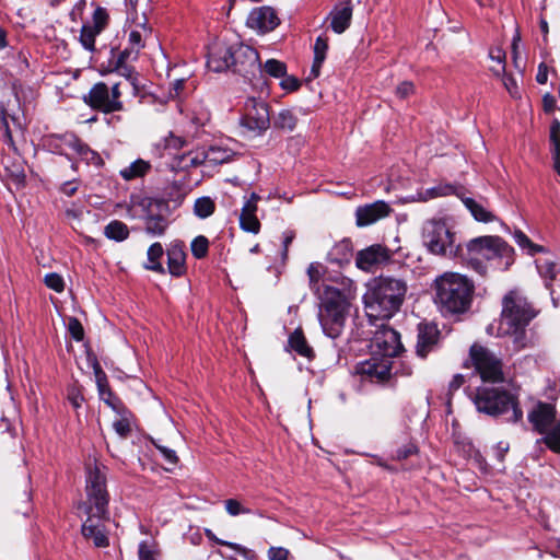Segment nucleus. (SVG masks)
<instances>
[{
    "label": "nucleus",
    "instance_id": "nucleus-33",
    "mask_svg": "<svg viewBox=\"0 0 560 560\" xmlns=\"http://www.w3.org/2000/svg\"><path fill=\"white\" fill-rule=\"evenodd\" d=\"M150 167L149 162L139 159L132 162L129 166L122 168L120 171V175L124 179L131 180L133 178L144 176L149 172Z\"/></svg>",
    "mask_w": 560,
    "mask_h": 560
},
{
    "label": "nucleus",
    "instance_id": "nucleus-19",
    "mask_svg": "<svg viewBox=\"0 0 560 560\" xmlns=\"http://www.w3.org/2000/svg\"><path fill=\"white\" fill-rule=\"evenodd\" d=\"M390 212L392 208L387 202L377 200L357 208L355 223L360 228L368 226L388 217Z\"/></svg>",
    "mask_w": 560,
    "mask_h": 560
},
{
    "label": "nucleus",
    "instance_id": "nucleus-50",
    "mask_svg": "<svg viewBox=\"0 0 560 560\" xmlns=\"http://www.w3.org/2000/svg\"><path fill=\"white\" fill-rule=\"evenodd\" d=\"M0 128L3 131L5 139L8 140V142H12V135L9 127L8 115L3 105H0Z\"/></svg>",
    "mask_w": 560,
    "mask_h": 560
},
{
    "label": "nucleus",
    "instance_id": "nucleus-13",
    "mask_svg": "<svg viewBox=\"0 0 560 560\" xmlns=\"http://www.w3.org/2000/svg\"><path fill=\"white\" fill-rule=\"evenodd\" d=\"M84 102L93 109L104 114H113L125 109L122 101H114L109 88L104 82L95 83L84 96Z\"/></svg>",
    "mask_w": 560,
    "mask_h": 560
},
{
    "label": "nucleus",
    "instance_id": "nucleus-51",
    "mask_svg": "<svg viewBox=\"0 0 560 560\" xmlns=\"http://www.w3.org/2000/svg\"><path fill=\"white\" fill-rule=\"evenodd\" d=\"M113 428L115 432L121 436L127 438V435L130 433V423L127 419H118L113 423Z\"/></svg>",
    "mask_w": 560,
    "mask_h": 560
},
{
    "label": "nucleus",
    "instance_id": "nucleus-12",
    "mask_svg": "<svg viewBox=\"0 0 560 560\" xmlns=\"http://www.w3.org/2000/svg\"><path fill=\"white\" fill-rule=\"evenodd\" d=\"M241 125L257 133L266 131L270 126L268 104L260 98L248 97L244 105Z\"/></svg>",
    "mask_w": 560,
    "mask_h": 560
},
{
    "label": "nucleus",
    "instance_id": "nucleus-48",
    "mask_svg": "<svg viewBox=\"0 0 560 560\" xmlns=\"http://www.w3.org/2000/svg\"><path fill=\"white\" fill-rule=\"evenodd\" d=\"M225 511L231 516H236L240 514H249L250 510L247 508H244L237 500L235 499H228L224 501Z\"/></svg>",
    "mask_w": 560,
    "mask_h": 560
},
{
    "label": "nucleus",
    "instance_id": "nucleus-35",
    "mask_svg": "<svg viewBox=\"0 0 560 560\" xmlns=\"http://www.w3.org/2000/svg\"><path fill=\"white\" fill-rule=\"evenodd\" d=\"M538 443H544L550 451L560 454V421L546 432Z\"/></svg>",
    "mask_w": 560,
    "mask_h": 560
},
{
    "label": "nucleus",
    "instance_id": "nucleus-3",
    "mask_svg": "<svg viewBox=\"0 0 560 560\" xmlns=\"http://www.w3.org/2000/svg\"><path fill=\"white\" fill-rule=\"evenodd\" d=\"M535 316V310L520 291L512 290L504 295L499 329L510 337L514 351L532 347L526 328Z\"/></svg>",
    "mask_w": 560,
    "mask_h": 560
},
{
    "label": "nucleus",
    "instance_id": "nucleus-45",
    "mask_svg": "<svg viewBox=\"0 0 560 560\" xmlns=\"http://www.w3.org/2000/svg\"><path fill=\"white\" fill-rule=\"evenodd\" d=\"M328 50V38L326 35H319L314 45V58L318 61H325Z\"/></svg>",
    "mask_w": 560,
    "mask_h": 560
},
{
    "label": "nucleus",
    "instance_id": "nucleus-41",
    "mask_svg": "<svg viewBox=\"0 0 560 560\" xmlns=\"http://www.w3.org/2000/svg\"><path fill=\"white\" fill-rule=\"evenodd\" d=\"M190 247L191 254L194 255L195 258H205L208 254L209 241L206 236L199 235L192 240Z\"/></svg>",
    "mask_w": 560,
    "mask_h": 560
},
{
    "label": "nucleus",
    "instance_id": "nucleus-54",
    "mask_svg": "<svg viewBox=\"0 0 560 560\" xmlns=\"http://www.w3.org/2000/svg\"><path fill=\"white\" fill-rule=\"evenodd\" d=\"M259 199H260V197L256 192H253L250 195V198L244 203L241 213L256 214L257 201Z\"/></svg>",
    "mask_w": 560,
    "mask_h": 560
},
{
    "label": "nucleus",
    "instance_id": "nucleus-24",
    "mask_svg": "<svg viewBox=\"0 0 560 560\" xmlns=\"http://www.w3.org/2000/svg\"><path fill=\"white\" fill-rule=\"evenodd\" d=\"M186 254L179 244H173L167 249V268L172 276L180 277L186 272Z\"/></svg>",
    "mask_w": 560,
    "mask_h": 560
},
{
    "label": "nucleus",
    "instance_id": "nucleus-42",
    "mask_svg": "<svg viewBox=\"0 0 560 560\" xmlns=\"http://www.w3.org/2000/svg\"><path fill=\"white\" fill-rule=\"evenodd\" d=\"M264 71L273 78H283L287 73V66L277 59H269L264 66Z\"/></svg>",
    "mask_w": 560,
    "mask_h": 560
},
{
    "label": "nucleus",
    "instance_id": "nucleus-28",
    "mask_svg": "<svg viewBox=\"0 0 560 560\" xmlns=\"http://www.w3.org/2000/svg\"><path fill=\"white\" fill-rule=\"evenodd\" d=\"M63 142L88 163L100 160L98 154L74 135H65Z\"/></svg>",
    "mask_w": 560,
    "mask_h": 560
},
{
    "label": "nucleus",
    "instance_id": "nucleus-16",
    "mask_svg": "<svg viewBox=\"0 0 560 560\" xmlns=\"http://www.w3.org/2000/svg\"><path fill=\"white\" fill-rule=\"evenodd\" d=\"M84 513L86 514V520L81 528L84 538L92 539L97 548L107 547L109 540L105 532L104 522L109 520V513L106 516H96L95 512Z\"/></svg>",
    "mask_w": 560,
    "mask_h": 560
},
{
    "label": "nucleus",
    "instance_id": "nucleus-44",
    "mask_svg": "<svg viewBox=\"0 0 560 560\" xmlns=\"http://www.w3.org/2000/svg\"><path fill=\"white\" fill-rule=\"evenodd\" d=\"M515 242L522 247L529 249V253L533 255L535 253L544 252V247L537 244H534L525 233L522 231H516L514 233Z\"/></svg>",
    "mask_w": 560,
    "mask_h": 560
},
{
    "label": "nucleus",
    "instance_id": "nucleus-2",
    "mask_svg": "<svg viewBox=\"0 0 560 560\" xmlns=\"http://www.w3.org/2000/svg\"><path fill=\"white\" fill-rule=\"evenodd\" d=\"M407 293V283L400 278L380 276L368 283L363 295L364 307L370 319H389L401 307Z\"/></svg>",
    "mask_w": 560,
    "mask_h": 560
},
{
    "label": "nucleus",
    "instance_id": "nucleus-9",
    "mask_svg": "<svg viewBox=\"0 0 560 560\" xmlns=\"http://www.w3.org/2000/svg\"><path fill=\"white\" fill-rule=\"evenodd\" d=\"M423 243L435 255L456 256L459 249V246L455 245L454 234L441 220H431L424 224Z\"/></svg>",
    "mask_w": 560,
    "mask_h": 560
},
{
    "label": "nucleus",
    "instance_id": "nucleus-20",
    "mask_svg": "<svg viewBox=\"0 0 560 560\" xmlns=\"http://www.w3.org/2000/svg\"><path fill=\"white\" fill-rule=\"evenodd\" d=\"M353 4L351 0H341L337 2L329 12L326 21H330V28L336 34L345 33L352 20Z\"/></svg>",
    "mask_w": 560,
    "mask_h": 560
},
{
    "label": "nucleus",
    "instance_id": "nucleus-37",
    "mask_svg": "<svg viewBox=\"0 0 560 560\" xmlns=\"http://www.w3.org/2000/svg\"><path fill=\"white\" fill-rule=\"evenodd\" d=\"M214 201L210 197H200L194 205V213L200 219L210 217L214 212Z\"/></svg>",
    "mask_w": 560,
    "mask_h": 560
},
{
    "label": "nucleus",
    "instance_id": "nucleus-36",
    "mask_svg": "<svg viewBox=\"0 0 560 560\" xmlns=\"http://www.w3.org/2000/svg\"><path fill=\"white\" fill-rule=\"evenodd\" d=\"M458 187L447 184V183H441L425 191V195L423 197V200H428L435 197H442V196H450V195H456L459 198L463 197L459 191Z\"/></svg>",
    "mask_w": 560,
    "mask_h": 560
},
{
    "label": "nucleus",
    "instance_id": "nucleus-64",
    "mask_svg": "<svg viewBox=\"0 0 560 560\" xmlns=\"http://www.w3.org/2000/svg\"><path fill=\"white\" fill-rule=\"evenodd\" d=\"M465 383V377L462 374H456L453 376L452 381L448 385V392L452 394L453 392L457 390L459 387H462Z\"/></svg>",
    "mask_w": 560,
    "mask_h": 560
},
{
    "label": "nucleus",
    "instance_id": "nucleus-53",
    "mask_svg": "<svg viewBox=\"0 0 560 560\" xmlns=\"http://www.w3.org/2000/svg\"><path fill=\"white\" fill-rule=\"evenodd\" d=\"M415 91V86L410 81H404L396 88V95L399 98H406Z\"/></svg>",
    "mask_w": 560,
    "mask_h": 560
},
{
    "label": "nucleus",
    "instance_id": "nucleus-4",
    "mask_svg": "<svg viewBox=\"0 0 560 560\" xmlns=\"http://www.w3.org/2000/svg\"><path fill=\"white\" fill-rule=\"evenodd\" d=\"M467 264L485 276L489 268L505 271L515 260L514 248L498 235H485L470 240L466 245Z\"/></svg>",
    "mask_w": 560,
    "mask_h": 560
},
{
    "label": "nucleus",
    "instance_id": "nucleus-27",
    "mask_svg": "<svg viewBox=\"0 0 560 560\" xmlns=\"http://www.w3.org/2000/svg\"><path fill=\"white\" fill-rule=\"evenodd\" d=\"M207 160L205 152L189 151L174 158L172 167L178 171H186L190 167H197Z\"/></svg>",
    "mask_w": 560,
    "mask_h": 560
},
{
    "label": "nucleus",
    "instance_id": "nucleus-6",
    "mask_svg": "<svg viewBox=\"0 0 560 560\" xmlns=\"http://www.w3.org/2000/svg\"><path fill=\"white\" fill-rule=\"evenodd\" d=\"M474 284L467 277L448 272L435 280V303L442 311L463 313L471 302Z\"/></svg>",
    "mask_w": 560,
    "mask_h": 560
},
{
    "label": "nucleus",
    "instance_id": "nucleus-56",
    "mask_svg": "<svg viewBox=\"0 0 560 560\" xmlns=\"http://www.w3.org/2000/svg\"><path fill=\"white\" fill-rule=\"evenodd\" d=\"M130 50L138 52L143 47L142 36L138 31H131L129 34Z\"/></svg>",
    "mask_w": 560,
    "mask_h": 560
},
{
    "label": "nucleus",
    "instance_id": "nucleus-23",
    "mask_svg": "<svg viewBox=\"0 0 560 560\" xmlns=\"http://www.w3.org/2000/svg\"><path fill=\"white\" fill-rule=\"evenodd\" d=\"M94 374L101 399L104 400V402L110 408L117 409V406L120 401L110 390L107 376L98 363L94 364Z\"/></svg>",
    "mask_w": 560,
    "mask_h": 560
},
{
    "label": "nucleus",
    "instance_id": "nucleus-61",
    "mask_svg": "<svg viewBox=\"0 0 560 560\" xmlns=\"http://www.w3.org/2000/svg\"><path fill=\"white\" fill-rule=\"evenodd\" d=\"M185 144V140H183L179 137H175L174 135H171L168 138L165 139V148L166 149H180Z\"/></svg>",
    "mask_w": 560,
    "mask_h": 560
},
{
    "label": "nucleus",
    "instance_id": "nucleus-21",
    "mask_svg": "<svg viewBox=\"0 0 560 560\" xmlns=\"http://www.w3.org/2000/svg\"><path fill=\"white\" fill-rule=\"evenodd\" d=\"M439 330L433 324H421L418 330V341L416 346V353L418 357L424 359L428 353L433 349L439 339Z\"/></svg>",
    "mask_w": 560,
    "mask_h": 560
},
{
    "label": "nucleus",
    "instance_id": "nucleus-62",
    "mask_svg": "<svg viewBox=\"0 0 560 560\" xmlns=\"http://www.w3.org/2000/svg\"><path fill=\"white\" fill-rule=\"evenodd\" d=\"M503 84H504L505 89L509 91V93L511 94V96H513V97L517 96V93H518L517 84H516V81L512 77H510V75L504 77Z\"/></svg>",
    "mask_w": 560,
    "mask_h": 560
},
{
    "label": "nucleus",
    "instance_id": "nucleus-55",
    "mask_svg": "<svg viewBox=\"0 0 560 560\" xmlns=\"http://www.w3.org/2000/svg\"><path fill=\"white\" fill-rule=\"evenodd\" d=\"M289 551L282 547H270L268 558L270 560H288Z\"/></svg>",
    "mask_w": 560,
    "mask_h": 560
},
{
    "label": "nucleus",
    "instance_id": "nucleus-8",
    "mask_svg": "<svg viewBox=\"0 0 560 560\" xmlns=\"http://www.w3.org/2000/svg\"><path fill=\"white\" fill-rule=\"evenodd\" d=\"M85 492L86 501L81 505L84 512H95L96 516H106L107 513H109V494L106 489V475L97 465L88 467Z\"/></svg>",
    "mask_w": 560,
    "mask_h": 560
},
{
    "label": "nucleus",
    "instance_id": "nucleus-30",
    "mask_svg": "<svg viewBox=\"0 0 560 560\" xmlns=\"http://www.w3.org/2000/svg\"><path fill=\"white\" fill-rule=\"evenodd\" d=\"M104 235L109 240L122 242L129 237V229L124 222L113 220L105 226Z\"/></svg>",
    "mask_w": 560,
    "mask_h": 560
},
{
    "label": "nucleus",
    "instance_id": "nucleus-63",
    "mask_svg": "<svg viewBox=\"0 0 560 560\" xmlns=\"http://www.w3.org/2000/svg\"><path fill=\"white\" fill-rule=\"evenodd\" d=\"M508 451H509V444L505 442H499L494 448V454H495L497 459L502 463L504 460V457H505V454L508 453Z\"/></svg>",
    "mask_w": 560,
    "mask_h": 560
},
{
    "label": "nucleus",
    "instance_id": "nucleus-47",
    "mask_svg": "<svg viewBox=\"0 0 560 560\" xmlns=\"http://www.w3.org/2000/svg\"><path fill=\"white\" fill-rule=\"evenodd\" d=\"M44 282L49 289L58 293L62 292L65 289V282L62 277L56 272L47 273L45 276Z\"/></svg>",
    "mask_w": 560,
    "mask_h": 560
},
{
    "label": "nucleus",
    "instance_id": "nucleus-40",
    "mask_svg": "<svg viewBox=\"0 0 560 560\" xmlns=\"http://www.w3.org/2000/svg\"><path fill=\"white\" fill-rule=\"evenodd\" d=\"M108 20H109V15H108L106 9L98 7L95 9V11L93 13L92 22L89 24L96 32L102 33L106 28V26L108 24Z\"/></svg>",
    "mask_w": 560,
    "mask_h": 560
},
{
    "label": "nucleus",
    "instance_id": "nucleus-26",
    "mask_svg": "<svg viewBox=\"0 0 560 560\" xmlns=\"http://www.w3.org/2000/svg\"><path fill=\"white\" fill-rule=\"evenodd\" d=\"M168 225V219L160 213H148L144 218V231L147 234L154 237L163 236Z\"/></svg>",
    "mask_w": 560,
    "mask_h": 560
},
{
    "label": "nucleus",
    "instance_id": "nucleus-11",
    "mask_svg": "<svg viewBox=\"0 0 560 560\" xmlns=\"http://www.w3.org/2000/svg\"><path fill=\"white\" fill-rule=\"evenodd\" d=\"M370 348L373 355L389 360L404 350L399 332L385 324L378 326L373 332Z\"/></svg>",
    "mask_w": 560,
    "mask_h": 560
},
{
    "label": "nucleus",
    "instance_id": "nucleus-49",
    "mask_svg": "<svg viewBox=\"0 0 560 560\" xmlns=\"http://www.w3.org/2000/svg\"><path fill=\"white\" fill-rule=\"evenodd\" d=\"M155 548L154 544H150L145 540L139 544L138 556L139 560H155Z\"/></svg>",
    "mask_w": 560,
    "mask_h": 560
},
{
    "label": "nucleus",
    "instance_id": "nucleus-60",
    "mask_svg": "<svg viewBox=\"0 0 560 560\" xmlns=\"http://www.w3.org/2000/svg\"><path fill=\"white\" fill-rule=\"evenodd\" d=\"M184 86H185V80L184 79H177L175 81H173L171 83V89H170V97L172 98H176L180 95V93L183 92L184 90Z\"/></svg>",
    "mask_w": 560,
    "mask_h": 560
},
{
    "label": "nucleus",
    "instance_id": "nucleus-5",
    "mask_svg": "<svg viewBox=\"0 0 560 560\" xmlns=\"http://www.w3.org/2000/svg\"><path fill=\"white\" fill-rule=\"evenodd\" d=\"M207 66L211 71L222 72L231 69L233 72L252 80L256 73L262 74L259 54L247 45L217 47L210 52Z\"/></svg>",
    "mask_w": 560,
    "mask_h": 560
},
{
    "label": "nucleus",
    "instance_id": "nucleus-14",
    "mask_svg": "<svg viewBox=\"0 0 560 560\" xmlns=\"http://www.w3.org/2000/svg\"><path fill=\"white\" fill-rule=\"evenodd\" d=\"M392 360L378 359L377 355H373L370 360L360 362L355 366V373L359 374L363 380L372 383H384L390 377Z\"/></svg>",
    "mask_w": 560,
    "mask_h": 560
},
{
    "label": "nucleus",
    "instance_id": "nucleus-17",
    "mask_svg": "<svg viewBox=\"0 0 560 560\" xmlns=\"http://www.w3.org/2000/svg\"><path fill=\"white\" fill-rule=\"evenodd\" d=\"M392 257L390 250L381 245H371L357 254L355 265L364 271H372L376 266L387 262Z\"/></svg>",
    "mask_w": 560,
    "mask_h": 560
},
{
    "label": "nucleus",
    "instance_id": "nucleus-38",
    "mask_svg": "<svg viewBox=\"0 0 560 560\" xmlns=\"http://www.w3.org/2000/svg\"><path fill=\"white\" fill-rule=\"evenodd\" d=\"M100 32H96L90 24H83L80 33V43L81 45L89 51L95 50V38L100 35Z\"/></svg>",
    "mask_w": 560,
    "mask_h": 560
},
{
    "label": "nucleus",
    "instance_id": "nucleus-32",
    "mask_svg": "<svg viewBox=\"0 0 560 560\" xmlns=\"http://www.w3.org/2000/svg\"><path fill=\"white\" fill-rule=\"evenodd\" d=\"M163 254L164 249L161 243H153L147 253L148 264L145 265V268L155 272L164 273V268L160 262Z\"/></svg>",
    "mask_w": 560,
    "mask_h": 560
},
{
    "label": "nucleus",
    "instance_id": "nucleus-25",
    "mask_svg": "<svg viewBox=\"0 0 560 560\" xmlns=\"http://www.w3.org/2000/svg\"><path fill=\"white\" fill-rule=\"evenodd\" d=\"M288 345L292 351L307 360H312L315 355L301 328H296L290 334Z\"/></svg>",
    "mask_w": 560,
    "mask_h": 560
},
{
    "label": "nucleus",
    "instance_id": "nucleus-15",
    "mask_svg": "<svg viewBox=\"0 0 560 560\" xmlns=\"http://www.w3.org/2000/svg\"><path fill=\"white\" fill-rule=\"evenodd\" d=\"M533 430L540 435L550 431L559 421L557 419L556 407L548 402L539 401L527 415Z\"/></svg>",
    "mask_w": 560,
    "mask_h": 560
},
{
    "label": "nucleus",
    "instance_id": "nucleus-43",
    "mask_svg": "<svg viewBox=\"0 0 560 560\" xmlns=\"http://www.w3.org/2000/svg\"><path fill=\"white\" fill-rule=\"evenodd\" d=\"M240 224L244 231L250 232L254 234H257L260 230V223H259L256 214L241 213Z\"/></svg>",
    "mask_w": 560,
    "mask_h": 560
},
{
    "label": "nucleus",
    "instance_id": "nucleus-1",
    "mask_svg": "<svg viewBox=\"0 0 560 560\" xmlns=\"http://www.w3.org/2000/svg\"><path fill=\"white\" fill-rule=\"evenodd\" d=\"M325 267L319 262H312L307 268L308 283L311 290L318 296V318L324 332L330 338H337L343 328L349 311V302L343 292L327 285L320 284Z\"/></svg>",
    "mask_w": 560,
    "mask_h": 560
},
{
    "label": "nucleus",
    "instance_id": "nucleus-52",
    "mask_svg": "<svg viewBox=\"0 0 560 560\" xmlns=\"http://www.w3.org/2000/svg\"><path fill=\"white\" fill-rule=\"evenodd\" d=\"M156 448L160 451L163 458L171 465H176L178 462V457L176 452L172 448H168L163 445L155 444Z\"/></svg>",
    "mask_w": 560,
    "mask_h": 560
},
{
    "label": "nucleus",
    "instance_id": "nucleus-29",
    "mask_svg": "<svg viewBox=\"0 0 560 560\" xmlns=\"http://www.w3.org/2000/svg\"><path fill=\"white\" fill-rule=\"evenodd\" d=\"M460 199L465 207L469 210L471 215L475 218V220L485 223L494 220L495 217L492 214V212L489 211L486 207H483V205H481L480 202L476 201L470 197H460Z\"/></svg>",
    "mask_w": 560,
    "mask_h": 560
},
{
    "label": "nucleus",
    "instance_id": "nucleus-10",
    "mask_svg": "<svg viewBox=\"0 0 560 560\" xmlns=\"http://www.w3.org/2000/svg\"><path fill=\"white\" fill-rule=\"evenodd\" d=\"M470 361L483 382H504L503 363L488 348L474 343L469 350Z\"/></svg>",
    "mask_w": 560,
    "mask_h": 560
},
{
    "label": "nucleus",
    "instance_id": "nucleus-46",
    "mask_svg": "<svg viewBox=\"0 0 560 560\" xmlns=\"http://www.w3.org/2000/svg\"><path fill=\"white\" fill-rule=\"evenodd\" d=\"M68 331L75 341H82L84 338V329L77 317H70L68 320Z\"/></svg>",
    "mask_w": 560,
    "mask_h": 560
},
{
    "label": "nucleus",
    "instance_id": "nucleus-22",
    "mask_svg": "<svg viewBox=\"0 0 560 560\" xmlns=\"http://www.w3.org/2000/svg\"><path fill=\"white\" fill-rule=\"evenodd\" d=\"M536 268L538 270L539 276L544 280L545 288L549 291L551 300L555 306H558L560 303V298L556 295V291L552 287V282L556 280L558 275L557 264L550 259H537Z\"/></svg>",
    "mask_w": 560,
    "mask_h": 560
},
{
    "label": "nucleus",
    "instance_id": "nucleus-58",
    "mask_svg": "<svg viewBox=\"0 0 560 560\" xmlns=\"http://www.w3.org/2000/svg\"><path fill=\"white\" fill-rule=\"evenodd\" d=\"M112 71L117 72L121 77H125L130 83L136 88L137 86V78L133 74V69L129 66H122L121 69H113Z\"/></svg>",
    "mask_w": 560,
    "mask_h": 560
},
{
    "label": "nucleus",
    "instance_id": "nucleus-57",
    "mask_svg": "<svg viewBox=\"0 0 560 560\" xmlns=\"http://www.w3.org/2000/svg\"><path fill=\"white\" fill-rule=\"evenodd\" d=\"M295 238V233L293 231H285L283 232V240H282V259L285 260L288 257L289 246L292 244L293 240Z\"/></svg>",
    "mask_w": 560,
    "mask_h": 560
},
{
    "label": "nucleus",
    "instance_id": "nucleus-39",
    "mask_svg": "<svg viewBox=\"0 0 560 560\" xmlns=\"http://www.w3.org/2000/svg\"><path fill=\"white\" fill-rule=\"evenodd\" d=\"M231 156H232L231 150L223 149V148L215 147V145L211 147L208 150V152L206 153L207 160L212 163H215V164L225 163V162L230 161Z\"/></svg>",
    "mask_w": 560,
    "mask_h": 560
},
{
    "label": "nucleus",
    "instance_id": "nucleus-31",
    "mask_svg": "<svg viewBox=\"0 0 560 560\" xmlns=\"http://www.w3.org/2000/svg\"><path fill=\"white\" fill-rule=\"evenodd\" d=\"M550 143L553 166L560 175V122L555 120L550 126Z\"/></svg>",
    "mask_w": 560,
    "mask_h": 560
},
{
    "label": "nucleus",
    "instance_id": "nucleus-7",
    "mask_svg": "<svg viewBox=\"0 0 560 560\" xmlns=\"http://www.w3.org/2000/svg\"><path fill=\"white\" fill-rule=\"evenodd\" d=\"M474 404L479 412L489 416L509 415L506 419L511 422L523 419V411L516 398L508 390L479 387L475 394Z\"/></svg>",
    "mask_w": 560,
    "mask_h": 560
},
{
    "label": "nucleus",
    "instance_id": "nucleus-59",
    "mask_svg": "<svg viewBox=\"0 0 560 560\" xmlns=\"http://www.w3.org/2000/svg\"><path fill=\"white\" fill-rule=\"evenodd\" d=\"M281 88L287 91H296L300 88V81L295 77H283L280 83Z\"/></svg>",
    "mask_w": 560,
    "mask_h": 560
},
{
    "label": "nucleus",
    "instance_id": "nucleus-18",
    "mask_svg": "<svg viewBox=\"0 0 560 560\" xmlns=\"http://www.w3.org/2000/svg\"><path fill=\"white\" fill-rule=\"evenodd\" d=\"M279 23L280 20L271 7H260L252 10L246 21L248 27L261 34L273 31Z\"/></svg>",
    "mask_w": 560,
    "mask_h": 560
},
{
    "label": "nucleus",
    "instance_id": "nucleus-34",
    "mask_svg": "<svg viewBox=\"0 0 560 560\" xmlns=\"http://www.w3.org/2000/svg\"><path fill=\"white\" fill-rule=\"evenodd\" d=\"M298 122V117L291 109H282L278 113V115L273 119V125L276 128L292 131Z\"/></svg>",
    "mask_w": 560,
    "mask_h": 560
}]
</instances>
